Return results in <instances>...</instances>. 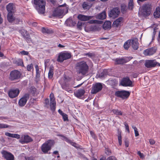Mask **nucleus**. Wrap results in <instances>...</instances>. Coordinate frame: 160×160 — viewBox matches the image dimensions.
Instances as JSON below:
<instances>
[{
    "label": "nucleus",
    "mask_w": 160,
    "mask_h": 160,
    "mask_svg": "<svg viewBox=\"0 0 160 160\" xmlns=\"http://www.w3.org/2000/svg\"><path fill=\"white\" fill-rule=\"evenodd\" d=\"M33 7L40 14H44L45 12V0H33L32 1Z\"/></svg>",
    "instance_id": "f257e3e1"
},
{
    "label": "nucleus",
    "mask_w": 160,
    "mask_h": 160,
    "mask_svg": "<svg viewBox=\"0 0 160 160\" xmlns=\"http://www.w3.org/2000/svg\"><path fill=\"white\" fill-rule=\"evenodd\" d=\"M85 55L88 56V57L92 58L94 57V54L91 53H88L85 54Z\"/></svg>",
    "instance_id": "8fccbe9b"
},
{
    "label": "nucleus",
    "mask_w": 160,
    "mask_h": 160,
    "mask_svg": "<svg viewBox=\"0 0 160 160\" xmlns=\"http://www.w3.org/2000/svg\"><path fill=\"white\" fill-rule=\"evenodd\" d=\"M33 139L31 137L27 135H21L19 142L22 144L27 143L32 141Z\"/></svg>",
    "instance_id": "f8f14e48"
},
{
    "label": "nucleus",
    "mask_w": 160,
    "mask_h": 160,
    "mask_svg": "<svg viewBox=\"0 0 160 160\" xmlns=\"http://www.w3.org/2000/svg\"><path fill=\"white\" fill-rule=\"evenodd\" d=\"M55 143L53 140L50 139L43 143L41 147V150L44 154L48 153L49 151L51 149V148Z\"/></svg>",
    "instance_id": "20e7f679"
},
{
    "label": "nucleus",
    "mask_w": 160,
    "mask_h": 160,
    "mask_svg": "<svg viewBox=\"0 0 160 160\" xmlns=\"http://www.w3.org/2000/svg\"><path fill=\"white\" fill-rule=\"evenodd\" d=\"M102 88V85L101 83H96L92 85L91 93L92 94H96L101 91Z\"/></svg>",
    "instance_id": "1a4fd4ad"
},
{
    "label": "nucleus",
    "mask_w": 160,
    "mask_h": 160,
    "mask_svg": "<svg viewBox=\"0 0 160 160\" xmlns=\"http://www.w3.org/2000/svg\"><path fill=\"white\" fill-rule=\"evenodd\" d=\"M125 145L126 147H128L129 145V142L128 140H126L124 141Z\"/></svg>",
    "instance_id": "69168bd1"
},
{
    "label": "nucleus",
    "mask_w": 160,
    "mask_h": 160,
    "mask_svg": "<svg viewBox=\"0 0 160 160\" xmlns=\"http://www.w3.org/2000/svg\"><path fill=\"white\" fill-rule=\"evenodd\" d=\"M20 53L22 55H27L28 56L29 54L28 52L24 50H23L20 52Z\"/></svg>",
    "instance_id": "49530a36"
},
{
    "label": "nucleus",
    "mask_w": 160,
    "mask_h": 160,
    "mask_svg": "<svg viewBox=\"0 0 160 160\" xmlns=\"http://www.w3.org/2000/svg\"><path fill=\"white\" fill-rule=\"evenodd\" d=\"M157 62L155 59L147 60L145 64V66L147 68L155 67L157 65Z\"/></svg>",
    "instance_id": "a211bd4d"
},
{
    "label": "nucleus",
    "mask_w": 160,
    "mask_h": 160,
    "mask_svg": "<svg viewBox=\"0 0 160 160\" xmlns=\"http://www.w3.org/2000/svg\"><path fill=\"white\" fill-rule=\"evenodd\" d=\"M24 38L26 40L27 43H29L32 42V40L29 34H27V35H26Z\"/></svg>",
    "instance_id": "4c0bfd02"
},
{
    "label": "nucleus",
    "mask_w": 160,
    "mask_h": 160,
    "mask_svg": "<svg viewBox=\"0 0 160 160\" xmlns=\"http://www.w3.org/2000/svg\"><path fill=\"white\" fill-rule=\"evenodd\" d=\"M107 160H118V159L114 156H111L108 157Z\"/></svg>",
    "instance_id": "09e8293b"
},
{
    "label": "nucleus",
    "mask_w": 160,
    "mask_h": 160,
    "mask_svg": "<svg viewBox=\"0 0 160 160\" xmlns=\"http://www.w3.org/2000/svg\"><path fill=\"white\" fill-rule=\"evenodd\" d=\"M46 29L47 28H42L41 29L42 32L43 33H46Z\"/></svg>",
    "instance_id": "774afa93"
},
{
    "label": "nucleus",
    "mask_w": 160,
    "mask_h": 160,
    "mask_svg": "<svg viewBox=\"0 0 160 160\" xmlns=\"http://www.w3.org/2000/svg\"><path fill=\"white\" fill-rule=\"evenodd\" d=\"M82 22H78L77 24V28L81 30L82 29Z\"/></svg>",
    "instance_id": "5fc2aeb1"
},
{
    "label": "nucleus",
    "mask_w": 160,
    "mask_h": 160,
    "mask_svg": "<svg viewBox=\"0 0 160 160\" xmlns=\"http://www.w3.org/2000/svg\"><path fill=\"white\" fill-rule=\"evenodd\" d=\"M134 132H135V137H137L139 136V134L137 130V128H135L134 129Z\"/></svg>",
    "instance_id": "0e129e2a"
},
{
    "label": "nucleus",
    "mask_w": 160,
    "mask_h": 160,
    "mask_svg": "<svg viewBox=\"0 0 160 160\" xmlns=\"http://www.w3.org/2000/svg\"><path fill=\"white\" fill-rule=\"evenodd\" d=\"M120 12L118 8H114L111 10L108 13L109 16L112 18H115L118 17Z\"/></svg>",
    "instance_id": "4468645a"
},
{
    "label": "nucleus",
    "mask_w": 160,
    "mask_h": 160,
    "mask_svg": "<svg viewBox=\"0 0 160 160\" xmlns=\"http://www.w3.org/2000/svg\"><path fill=\"white\" fill-rule=\"evenodd\" d=\"M9 125L4 124V123H0V128H9Z\"/></svg>",
    "instance_id": "a18cd8bd"
},
{
    "label": "nucleus",
    "mask_w": 160,
    "mask_h": 160,
    "mask_svg": "<svg viewBox=\"0 0 160 160\" xmlns=\"http://www.w3.org/2000/svg\"><path fill=\"white\" fill-rule=\"evenodd\" d=\"M20 135L17 134H13V138H15L17 139H20Z\"/></svg>",
    "instance_id": "bf43d9fd"
},
{
    "label": "nucleus",
    "mask_w": 160,
    "mask_h": 160,
    "mask_svg": "<svg viewBox=\"0 0 160 160\" xmlns=\"http://www.w3.org/2000/svg\"><path fill=\"white\" fill-rule=\"evenodd\" d=\"M123 20V18H119L113 22V26L115 27H118L121 26Z\"/></svg>",
    "instance_id": "4be33fe9"
},
{
    "label": "nucleus",
    "mask_w": 160,
    "mask_h": 160,
    "mask_svg": "<svg viewBox=\"0 0 160 160\" xmlns=\"http://www.w3.org/2000/svg\"><path fill=\"white\" fill-rule=\"evenodd\" d=\"M105 153L108 156H109L112 154V152L110 149L106 148L105 149Z\"/></svg>",
    "instance_id": "79ce46f5"
},
{
    "label": "nucleus",
    "mask_w": 160,
    "mask_h": 160,
    "mask_svg": "<svg viewBox=\"0 0 160 160\" xmlns=\"http://www.w3.org/2000/svg\"><path fill=\"white\" fill-rule=\"evenodd\" d=\"M126 6L122 5L121 6V11L122 13L126 11Z\"/></svg>",
    "instance_id": "4d7b16f0"
},
{
    "label": "nucleus",
    "mask_w": 160,
    "mask_h": 160,
    "mask_svg": "<svg viewBox=\"0 0 160 160\" xmlns=\"http://www.w3.org/2000/svg\"><path fill=\"white\" fill-rule=\"evenodd\" d=\"M111 22L109 21H105L103 25V28L105 30L109 29L111 28Z\"/></svg>",
    "instance_id": "a878e982"
},
{
    "label": "nucleus",
    "mask_w": 160,
    "mask_h": 160,
    "mask_svg": "<svg viewBox=\"0 0 160 160\" xmlns=\"http://www.w3.org/2000/svg\"><path fill=\"white\" fill-rule=\"evenodd\" d=\"M154 16L155 18H158L160 17V7L156 8L155 11L154 13Z\"/></svg>",
    "instance_id": "c85d7f7f"
},
{
    "label": "nucleus",
    "mask_w": 160,
    "mask_h": 160,
    "mask_svg": "<svg viewBox=\"0 0 160 160\" xmlns=\"http://www.w3.org/2000/svg\"><path fill=\"white\" fill-rule=\"evenodd\" d=\"M7 9L8 12V13H14V5L12 3H9L6 7Z\"/></svg>",
    "instance_id": "b1692460"
},
{
    "label": "nucleus",
    "mask_w": 160,
    "mask_h": 160,
    "mask_svg": "<svg viewBox=\"0 0 160 160\" xmlns=\"http://www.w3.org/2000/svg\"><path fill=\"white\" fill-rule=\"evenodd\" d=\"M130 94V92L128 91L122 90L115 92L114 95L116 96L123 100L127 99L129 96Z\"/></svg>",
    "instance_id": "0eeeda50"
},
{
    "label": "nucleus",
    "mask_w": 160,
    "mask_h": 160,
    "mask_svg": "<svg viewBox=\"0 0 160 160\" xmlns=\"http://www.w3.org/2000/svg\"><path fill=\"white\" fill-rule=\"evenodd\" d=\"M131 46L133 49L137 50L138 48L139 43L138 40L137 39H131Z\"/></svg>",
    "instance_id": "aec40b11"
},
{
    "label": "nucleus",
    "mask_w": 160,
    "mask_h": 160,
    "mask_svg": "<svg viewBox=\"0 0 160 160\" xmlns=\"http://www.w3.org/2000/svg\"><path fill=\"white\" fill-rule=\"evenodd\" d=\"M29 94L28 93H25L23 96L21 98L18 102V104L20 107L24 106L26 103L27 100L29 98Z\"/></svg>",
    "instance_id": "ddd939ff"
},
{
    "label": "nucleus",
    "mask_w": 160,
    "mask_h": 160,
    "mask_svg": "<svg viewBox=\"0 0 160 160\" xmlns=\"http://www.w3.org/2000/svg\"><path fill=\"white\" fill-rule=\"evenodd\" d=\"M156 51V49L154 48H151L145 50L143 54L146 56H150L155 53Z\"/></svg>",
    "instance_id": "6ab92c4d"
},
{
    "label": "nucleus",
    "mask_w": 160,
    "mask_h": 160,
    "mask_svg": "<svg viewBox=\"0 0 160 160\" xmlns=\"http://www.w3.org/2000/svg\"><path fill=\"white\" fill-rule=\"evenodd\" d=\"M131 40H128L123 45V47L126 50H128L130 46Z\"/></svg>",
    "instance_id": "2f4dec72"
},
{
    "label": "nucleus",
    "mask_w": 160,
    "mask_h": 160,
    "mask_svg": "<svg viewBox=\"0 0 160 160\" xmlns=\"http://www.w3.org/2000/svg\"><path fill=\"white\" fill-rule=\"evenodd\" d=\"M20 91L18 88H13L9 90L8 95L10 98H13L17 97Z\"/></svg>",
    "instance_id": "2eb2a0df"
},
{
    "label": "nucleus",
    "mask_w": 160,
    "mask_h": 160,
    "mask_svg": "<svg viewBox=\"0 0 160 160\" xmlns=\"http://www.w3.org/2000/svg\"><path fill=\"white\" fill-rule=\"evenodd\" d=\"M36 88L31 87L30 88V93L34 96L36 94Z\"/></svg>",
    "instance_id": "a19ab883"
},
{
    "label": "nucleus",
    "mask_w": 160,
    "mask_h": 160,
    "mask_svg": "<svg viewBox=\"0 0 160 160\" xmlns=\"http://www.w3.org/2000/svg\"><path fill=\"white\" fill-rule=\"evenodd\" d=\"M62 118L63 119V121H67L68 120V115L65 113H64L62 116Z\"/></svg>",
    "instance_id": "3c124183"
},
{
    "label": "nucleus",
    "mask_w": 160,
    "mask_h": 160,
    "mask_svg": "<svg viewBox=\"0 0 160 160\" xmlns=\"http://www.w3.org/2000/svg\"><path fill=\"white\" fill-rule=\"evenodd\" d=\"M90 134L93 138H95V137H96L95 135L94 132H92V131H90Z\"/></svg>",
    "instance_id": "338daca9"
},
{
    "label": "nucleus",
    "mask_w": 160,
    "mask_h": 160,
    "mask_svg": "<svg viewBox=\"0 0 160 160\" xmlns=\"http://www.w3.org/2000/svg\"><path fill=\"white\" fill-rule=\"evenodd\" d=\"M61 6H60L54 10L52 15V16L61 18L68 12V9L67 7H62Z\"/></svg>",
    "instance_id": "f03ea898"
},
{
    "label": "nucleus",
    "mask_w": 160,
    "mask_h": 160,
    "mask_svg": "<svg viewBox=\"0 0 160 160\" xmlns=\"http://www.w3.org/2000/svg\"><path fill=\"white\" fill-rule=\"evenodd\" d=\"M14 64L18 66H21L22 67H24L23 62L22 59H19L14 61Z\"/></svg>",
    "instance_id": "cd10ccee"
},
{
    "label": "nucleus",
    "mask_w": 160,
    "mask_h": 160,
    "mask_svg": "<svg viewBox=\"0 0 160 160\" xmlns=\"http://www.w3.org/2000/svg\"><path fill=\"white\" fill-rule=\"evenodd\" d=\"M53 75V69L52 68H50L48 73V78L49 79H52Z\"/></svg>",
    "instance_id": "72a5a7b5"
},
{
    "label": "nucleus",
    "mask_w": 160,
    "mask_h": 160,
    "mask_svg": "<svg viewBox=\"0 0 160 160\" xmlns=\"http://www.w3.org/2000/svg\"><path fill=\"white\" fill-rule=\"evenodd\" d=\"M15 24H18L20 22L22 23V20L20 18H18L15 19L14 20Z\"/></svg>",
    "instance_id": "c03bdc74"
},
{
    "label": "nucleus",
    "mask_w": 160,
    "mask_h": 160,
    "mask_svg": "<svg viewBox=\"0 0 160 160\" xmlns=\"http://www.w3.org/2000/svg\"><path fill=\"white\" fill-rule=\"evenodd\" d=\"M106 70H104L102 72L100 73L99 75V77L100 78H102L104 77V76L106 75L105 72Z\"/></svg>",
    "instance_id": "de8ad7c7"
},
{
    "label": "nucleus",
    "mask_w": 160,
    "mask_h": 160,
    "mask_svg": "<svg viewBox=\"0 0 160 160\" xmlns=\"http://www.w3.org/2000/svg\"><path fill=\"white\" fill-rule=\"evenodd\" d=\"M107 17L106 12L103 11L101 13H100L97 16L98 19H99L103 20L106 18Z\"/></svg>",
    "instance_id": "c756f323"
},
{
    "label": "nucleus",
    "mask_w": 160,
    "mask_h": 160,
    "mask_svg": "<svg viewBox=\"0 0 160 160\" xmlns=\"http://www.w3.org/2000/svg\"><path fill=\"white\" fill-rule=\"evenodd\" d=\"M82 7L84 10L88 9L90 8V6L89 3L87 2H84L82 5Z\"/></svg>",
    "instance_id": "473e14b6"
},
{
    "label": "nucleus",
    "mask_w": 160,
    "mask_h": 160,
    "mask_svg": "<svg viewBox=\"0 0 160 160\" xmlns=\"http://www.w3.org/2000/svg\"><path fill=\"white\" fill-rule=\"evenodd\" d=\"M50 103H49V100L48 98H46L44 100V104L46 106H48L49 105L50 108L51 110L54 112L55 111L56 108V102L53 93L51 92L49 96Z\"/></svg>",
    "instance_id": "7ed1b4c3"
},
{
    "label": "nucleus",
    "mask_w": 160,
    "mask_h": 160,
    "mask_svg": "<svg viewBox=\"0 0 160 160\" xmlns=\"http://www.w3.org/2000/svg\"><path fill=\"white\" fill-rule=\"evenodd\" d=\"M124 125L125 127V129H126V130H127V131H128V133H129L130 132V130H129V127L128 124L126 122H124Z\"/></svg>",
    "instance_id": "603ef678"
},
{
    "label": "nucleus",
    "mask_w": 160,
    "mask_h": 160,
    "mask_svg": "<svg viewBox=\"0 0 160 160\" xmlns=\"http://www.w3.org/2000/svg\"><path fill=\"white\" fill-rule=\"evenodd\" d=\"M21 75L22 74L20 71L14 70L10 72L9 79L12 81L17 80L20 78Z\"/></svg>",
    "instance_id": "6e6552de"
},
{
    "label": "nucleus",
    "mask_w": 160,
    "mask_h": 160,
    "mask_svg": "<svg viewBox=\"0 0 160 160\" xmlns=\"http://www.w3.org/2000/svg\"><path fill=\"white\" fill-rule=\"evenodd\" d=\"M78 68L79 73L84 75L86 74L88 70V66L85 61H82L78 63Z\"/></svg>",
    "instance_id": "423d86ee"
},
{
    "label": "nucleus",
    "mask_w": 160,
    "mask_h": 160,
    "mask_svg": "<svg viewBox=\"0 0 160 160\" xmlns=\"http://www.w3.org/2000/svg\"><path fill=\"white\" fill-rule=\"evenodd\" d=\"M151 10V6L149 4H145L142 6V13L144 17H147L150 14Z\"/></svg>",
    "instance_id": "9d476101"
},
{
    "label": "nucleus",
    "mask_w": 160,
    "mask_h": 160,
    "mask_svg": "<svg viewBox=\"0 0 160 160\" xmlns=\"http://www.w3.org/2000/svg\"><path fill=\"white\" fill-rule=\"evenodd\" d=\"M92 18V16H87L82 14H79L78 16V19L82 21H88L91 19Z\"/></svg>",
    "instance_id": "412c9836"
},
{
    "label": "nucleus",
    "mask_w": 160,
    "mask_h": 160,
    "mask_svg": "<svg viewBox=\"0 0 160 160\" xmlns=\"http://www.w3.org/2000/svg\"><path fill=\"white\" fill-rule=\"evenodd\" d=\"M27 69L28 71H31L32 70V71H33V64L31 63L30 64L28 65L27 66Z\"/></svg>",
    "instance_id": "37998d69"
},
{
    "label": "nucleus",
    "mask_w": 160,
    "mask_h": 160,
    "mask_svg": "<svg viewBox=\"0 0 160 160\" xmlns=\"http://www.w3.org/2000/svg\"><path fill=\"white\" fill-rule=\"evenodd\" d=\"M59 83L61 84L62 88L63 89H64L66 91H68V92H69L70 91H71V90L69 89L68 88V87L67 86L66 84L62 83L60 81H59Z\"/></svg>",
    "instance_id": "f704fd0d"
},
{
    "label": "nucleus",
    "mask_w": 160,
    "mask_h": 160,
    "mask_svg": "<svg viewBox=\"0 0 160 160\" xmlns=\"http://www.w3.org/2000/svg\"><path fill=\"white\" fill-rule=\"evenodd\" d=\"M150 143L151 145H153L155 143V141L153 139H150L149 140Z\"/></svg>",
    "instance_id": "680f3d73"
},
{
    "label": "nucleus",
    "mask_w": 160,
    "mask_h": 160,
    "mask_svg": "<svg viewBox=\"0 0 160 160\" xmlns=\"http://www.w3.org/2000/svg\"><path fill=\"white\" fill-rule=\"evenodd\" d=\"M24 160H34L33 158L32 157H25Z\"/></svg>",
    "instance_id": "e2e57ef3"
},
{
    "label": "nucleus",
    "mask_w": 160,
    "mask_h": 160,
    "mask_svg": "<svg viewBox=\"0 0 160 160\" xmlns=\"http://www.w3.org/2000/svg\"><path fill=\"white\" fill-rule=\"evenodd\" d=\"M19 32L23 37V38L26 36V35H27V34H29L27 31L24 29H22L19 30Z\"/></svg>",
    "instance_id": "e433bc0d"
},
{
    "label": "nucleus",
    "mask_w": 160,
    "mask_h": 160,
    "mask_svg": "<svg viewBox=\"0 0 160 160\" xmlns=\"http://www.w3.org/2000/svg\"><path fill=\"white\" fill-rule=\"evenodd\" d=\"M5 135L11 138H13V134L11 133L8 132H6L5 133Z\"/></svg>",
    "instance_id": "13d9d810"
},
{
    "label": "nucleus",
    "mask_w": 160,
    "mask_h": 160,
    "mask_svg": "<svg viewBox=\"0 0 160 160\" xmlns=\"http://www.w3.org/2000/svg\"><path fill=\"white\" fill-rule=\"evenodd\" d=\"M120 84L123 87L132 86V82L129 77H127L123 78L120 82Z\"/></svg>",
    "instance_id": "9b49d317"
},
{
    "label": "nucleus",
    "mask_w": 160,
    "mask_h": 160,
    "mask_svg": "<svg viewBox=\"0 0 160 160\" xmlns=\"http://www.w3.org/2000/svg\"><path fill=\"white\" fill-rule=\"evenodd\" d=\"M14 13H8L7 15V19L9 22H12L15 20L13 14Z\"/></svg>",
    "instance_id": "bb28decb"
},
{
    "label": "nucleus",
    "mask_w": 160,
    "mask_h": 160,
    "mask_svg": "<svg viewBox=\"0 0 160 160\" xmlns=\"http://www.w3.org/2000/svg\"><path fill=\"white\" fill-rule=\"evenodd\" d=\"M139 75V73L138 72H132L131 74V76L133 78H137Z\"/></svg>",
    "instance_id": "864d4df0"
},
{
    "label": "nucleus",
    "mask_w": 160,
    "mask_h": 160,
    "mask_svg": "<svg viewBox=\"0 0 160 160\" xmlns=\"http://www.w3.org/2000/svg\"><path fill=\"white\" fill-rule=\"evenodd\" d=\"M118 141L119 145L120 146H121L122 144V135L121 132L118 131Z\"/></svg>",
    "instance_id": "c9c22d12"
},
{
    "label": "nucleus",
    "mask_w": 160,
    "mask_h": 160,
    "mask_svg": "<svg viewBox=\"0 0 160 160\" xmlns=\"http://www.w3.org/2000/svg\"><path fill=\"white\" fill-rule=\"evenodd\" d=\"M72 57L70 53L66 51H63L59 52L57 58V61L60 62H62L64 60L70 59Z\"/></svg>",
    "instance_id": "39448f33"
},
{
    "label": "nucleus",
    "mask_w": 160,
    "mask_h": 160,
    "mask_svg": "<svg viewBox=\"0 0 160 160\" xmlns=\"http://www.w3.org/2000/svg\"><path fill=\"white\" fill-rule=\"evenodd\" d=\"M112 111L114 114L117 115L121 116L122 115L123 112L121 111L118 109H113Z\"/></svg>",
    "instance_id": "7c9ffc66"
},
{
    "label": "nucleus",
    "mask_w": 160,
    "mask_h": 160,
    "mask_svg": "<svg viewBox=\"0 0 160 160\" xmlns=\"http://www.w3.org/2000/svg\"><path fill=\"white\" fill-rule=\"evenodd\" d=\"M134 3L133 0H129L128 4V7L129 9L132 10L133 8Z\"/></svg>",
    "instance_id": "ea45409f"
},
{
    "label": "nucleus",
    "mask_w": 160,
    "mask_h": 160,
    "mask_svg": "<svg viewBox=\"0 0 160 160\" xmlns=\"http://www.w3.org/2000/svg\"><path fill=\"white\" fill-rule=\"evenodd\" d=\"M85 92V91L84 89H79L74 93V94L75 96L80 98L83 95Z\"/></svg>",
    "instance_id": "5701e85b"
},
{
    "label": "nucleus",
    "mask_w": 160,
    "mask_h": 160,
    "mask_svg": "<svg viewBox=\"0 0 160 160\" xmlns=\"http://www.w3.org/2000/svg\"><path fill=\"white\" fill-rule=\"evenodd\" d=\"M59 136L63 138L66 142L69 143H70L73 146L76 147V145H77V144L76 142L72 141L71 140L62 135H60Z\"/></svg>",
    "instance_id": "393cba45"
},
{
    "label": "nucleus",
    "mask_w": 160,
    "mask_h": 160,
    "mask_svg": "<svg viewBox=\"0 0 160 160\" xmlns=\"http://www.w3.org/2000/svg\"><path fill=\"white\" fill-rule=\"evenodd\" d=\"M137 154L141 158H143L144 156L143 154L140 151H138L137 152Z\"/></svg>",
    "instance_id": "6e6d98bb"
},
{
    "label": "nucleus",
    "mask_w": 160,
    "mask_h": 160,
    "mask_svg": "<svg viewBox=\"0 0 160 160\" xmlns=\"http://www.w3.org/2000/svg\"><path fill=\"white\" fill-rule=\"evenodd\" d=\"M132 58V57L131 58H117L115 59V61L117 64H123L128 62Z\"/></svg>",
    "instance_id": "f3484780"
},
{
    "label": "nucleus",
    "mask_w": 160,
    "mask_h": 160,
    "mask_svg": "<svg viewBox=\"0 0 160 160\" xmlns=\"http://www.w3.org/2000/svg\"><path fill=\"white\" fill-rule=\"evenodd\" d=\"M36 70V76L37 77H39L41 71L39 70V68L38 65H36L35 66Z\"/></svg>",
    "instance_id": "58836bf2"
},
{
    "label": "nucleus",
    "mask_w": 160,
    "mask_h": 160,
    "mask_svg": "<svg viewBox=\"0 0 160 160\" xmlns=\"http://www.w3.org/2000/svg\"><path fill=\"white\" fill-rule=\"evenodd\" d=\"M53 32V31L51 29L47 28L46 33L50 34Z\"/></svg>",
    "instance_id": "052dcab7"
},
{
    "label": "nucleus",
    "mask_w": 160,
    "mask_h": 160,
    "mask_svg": "<svg viewBox=\"0 0 160 160\" xmlns=\"http://www.w3.org/2000/svg\"><path fill=\"white\" fill-rule=\"evenodd\" d=\"M2 157L6 160H14V155L10 152L5 150L2 151Z\"/></svg>",
    "instance_id": "dca6fc26"
}]
</instances>
